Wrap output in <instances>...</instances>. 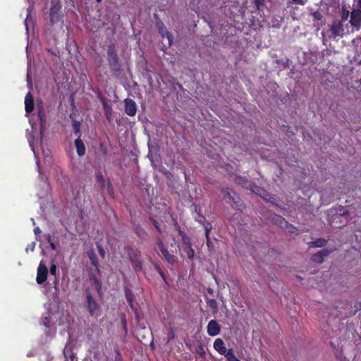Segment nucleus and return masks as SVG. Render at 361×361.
<instances>
[{
  "mask_svg": "<svg viewBox=\"0 0 361 361\" xmlns=\"http://www.w3.org/2000/svg\"><path fill=\"white\" fill-rule=\"evenodd\" d=\"M38 118L40 121V134L42 135L44 133V124L46 123V116L43 106L38 108Z\"/></svg>",
  "mask_w": 361,
  "mask_h": 361,
  "instance_id": "aec40b11",
  "label": "nucleus"
},
{
  "mask_svg": "<svg viewBox=\"0 0 361 361\" xmlns=\"http://www.w3.org/2000/svg\"><path fill=\"white\" fill-rule=\"evenodd\" d=\"M330 32L334 38H342L344 35V27L343 23L338 20H334L330 27Z\"/></svg>",
  "mask_w": 361,
  "mask_h": 361,
  "instance_id": "0eeeda50",
  "label": "nucleus"
},
{
  "mask_svg": "<svg viewBox=\"0 0 361 361\" xmlns=\"http://www.w3.org/2000/svg\"><path fill=\"white\" fill-rule=\"evenodd\" d=\"M116 356L115 361H121V353L118 349L115 350Z\"/></svg>",
  "mask_w": 361,
  "mask_h": 361,
  "instance_id": "a19ab883",
  "label": "nucleus"
},
{
  "mask_svg": "<svg viewBox=\"0 0 361 361\" xmlns=\"http://www.w3.org/2000/svg\"><path fill=\"white\" fill-rule=\"evenodd\" d=\"M125 112L130 116H134L137 113V105L134 100L130 98L124 99Z\"/></svg>",
  "mask_w": 361,
  "mask_h": 361,
  "instance_id": "f8f14e48",
  "label": "nucleus"
},
{
  "mask_svg": "<svg viewBox=\"0 0 361 361\" xmlns=\"http://www.w3.org/2000/svg\"><path fill=\"white\" fill-rule=\"evenodd\" d=\"M234 361H240V360L239 359H238V358H237V359H236L235 360H234Z\"/></svg>",
  "mask_w": 361,
  "mask_h": 361,
  "instance_id": "052dcab7",
  "label": "nucleus"
},
{
  "mask_svg": "<svg viewBox=\"0 0 361 361\" xmlns=\"http://www.w3.org/2000/svg\"><path fill=\"white\" fill-rule=\"evenodd\" d=\"M27 80H28L29 82H31V78H30V75H29V74H27Z\"/></svg>",
  "mask_w": 361,
  "mask_h": 361,
  "instance_id": "13d9d810",
  "label": "nucleus"
},
{
  "mask_svg": "<svg viewBox=\"0 0 361 361\" xmlns=\"http://www.w3.org/2000/svg\"><path fill=\"white\" fill-rule=\"evenodd\" d=\"M221 191L226 193V195L232 202V206L237 210L243 212L245 209V204L240 199L239 195L232 189L229 188H222Z\"/></svg>",
  "mask_w": 361,
  "mask_h": 361,
  "instance_id": "20e7f679",
  "label": "nucleus"
},
{
  "mask_svg": "<svg viewBox=\"0 0 361 361\" xmlns=\"http://www.w3.org/2000/svg\"><path fill=\"white\" fill-rule=\"evenodd\" d=\"M100 101L102 104L104 115L106 120L111 123L112 121V116H113V109L111 105L108 104L106 99L102 97H100Z\"/></svg>",
  "mask_w": 361,
  "mask_h": 361,
  "instance_id": "2eb2a0df",
  "label": "nucleus"
},
{
  "mask_svg": "<svg viewBox=\"0 0 361 361\" xmlns=\"http://www.w3.org/2000/svg\"><path fill=\"white\" fill-rule=\"evenodd\" d=\"M252 2L257 9H259L264 4V0H252Z\"/></svg>",
  "mask_w": 361,
  "mask_h": 361,
  "instance_id": "c9c22d12",
  "label": "nucleus"
},
{
  "mask_svg": "<svg viewBox=\"0 0 361 361\" xmlns=\"http://www.w3.org/2000/svg\"><path fill=\"white\" fill-rule=\"evenodd\" d=\"M183 251L186 253L188 257L190 259L194 258L195 251L192 248V245L189 246H185L183 247Z\"/></svg>",
  "mask_w": 361,
  "mask_h": 361,
  "instance_id": "c85d7f7f",
  "label": "nucleus"
},
{
  "mask_svg": "<svg viewBox=\"0 0 361 361\" xmlns=\"http://www.w3.org/2000/svg\"><path fill=\"white\" fill-rule=\"evenodd\" d=\"M48 276V269L43 262H41L37 268L36 281L38 284L44 283Z\"/></svg>",
  "mask_w": 361,
  "mask_h": 361,
  "instance_id": "1a4fd4ad",
  "label": "nucleus"
},
{
  "mask_svg": "<svg viewBox=\"0 0 361 361\" xmlns=\"http://www.w3.org/2000/svg\"><path fill=\"white\" fill-rule=\"evenodd\" d=\"M57 271V267L54 264H52L49 269V272L51 275L56 276Z\"/></svg>",
  "mask_w": 361,
  "mask_h": 361,
  "instance_id": "58836bf2",
  "label": "nucleus"
},
{
  "mask_svg": "<svg viewBox=\"0 0 361 361\" xmlns=\"http://www.w3.org/2000/svg\"><path fill=\"white\" fill-rule=\"evenodd\" d=\"M32 10H33V6H29V8H27V18L31 15Z\"/></svg>",
  "mask_w": 361,
  "mask_h": 361,
  "instance_id": "09e8293b",
  "label": "nucleus"
},
{
  "mask_svg": "<svg viewBox=\"0 0 361 361\" xmlns=\"http://www.w3.org/2000/svg\"><path fill=\"white\" fill-rule=\"evenodd\" d=\"M95 177H96L97 181L99 183H100L101 188L102 189H104L105 187V179H104V177L103 176L102 173L101 172H97V173H96Z\"/></svg>",
  "mask_w": 361,
  "mask_h": 361,
  "instance_id": "c756f323",
  "label": "nucleus"
},
{
  "mask_svg": "<svg viewBox=\"0 0 361 361\" xmlns=\"http://www.w3.org/2000/svg\"><path fill=\"white\" fill-rule=\"evenodd\" d=\"M107 61L114 76L118 78L123 75V70L119 63L118 55L114 49H109L107 51Z\"/></svg>",
  "mask_w": 361,
  "mask_h": 361,
  "instance_id": "f03ea898",
  "label": "nucleus"
},
{
  "mask_svg": "<svg viewBox=\"0 0 361 361\" xmlns=\"http://www.w3.org/2000/svg\"><path fill=\"white\" fill-rule=\"evenodd\" d=\"M234 181L236 184L242 186L245 188H252V183L245 176H236L235 177Z\"/></svg>",
  "mask_w": 361,
  "mask_h": 361,
  "instance_id": "f3484780",
  "label": "nucleus"
},
{
  "mask_svg": "<svg viewBox=\"0 0 361 361\" xmlns=\"http://www.w3.org/2000/svg\"><path fill=\"white\" fill-rule=\"evenodd\" d=\"M49 323H50V321L48 317H45L42 322L43 325L44 326H46L47 328L49 327Z\"/></svg>",
  "mask_w": 361,
  "mask_h": 361,
  "instance_id": "c03bdc74",
  "label": "nucleus"
},
{
  "mask_svg": "<svg viewBox=\"0 0 361 361\" xmlns=\"http://www.w3.org/2000/svg\"><path fill=\"white\" fill-rule=\"evenodd\" d=\"M51 235L48 234L47 236V240L48 243H49V245H50V247H51V250H55L56 249V245L55 243L51 242Z\"/></svg>",
  "mask_w": 361,
  "mask_h": 361,
  "instance_id": "4c0bfd02",
  "label": "nucleus"
},
{
  "mask_svg": "<svg viewBox=\"0 0 361 361\" xmlns=\"http://www.w3.org/2000/svg\"><path fill=\"white\" fill-rule=\"evenodd\" d=\"M34 233H35V234H36V235H37V234L40 233H41V230H40V228H39V227H36V228H34Z\"/></svg>",
  "mask_w": 361,
  "mask_h": 361,
  "instance_id": "8fccbe9b",
  "label": "nucleus"
},
{
  "mask_svg": "<svg viewBox=\"0 0 361 361\" xmlns=\"http://www.w3.org/2000/svg\"><path fill=\"white\" fill-rule=\"evenodd\" d=\"M129 261L130 262L133 270L137 273L142 270V262L140 259L141 253L139 250L134 249L130 245H126L124 247Z\"/></svg>",
  "mask_w": 361,
  "mask_h": 361,
  "instance_id": "f257e3e1",
  "label": "nucleus"
},
{
  "mask_svg": "<svg viewBox=\"0 0 361 361\" xmlns=\"http://www.w3.org/2000/svg\"><path fill=\"white\" fill-rule=\"evenodd\" d=\"M349 11L345 9H343L342 13H341V20L340 21L345 22L349 18Z\"/></svg>",
  "mask_w": 361,
  "mask_h": 361,
  "instance_id": "72a5a7b5",
  "label": "nucleus"
},
{
  "mask_svg": "<svg viewBox=\"0 0 361 361\" xmlns=\"http://www.w3.org/2000/svg\"><path fill=\"white\" fill-rule=\"evenodd\" d=\"M61 8V4L59 0L51 1L49 9V23L51 25H54L62 20Z\"/></svg>",
  "mask_w": 361,
  "mask_h": 361,
  "instance_id": "7ed1b4c3",
  "label": "nucleus"
},
{
  "mask_svg": "<svg viewBox=\"0 0 361 361\" xmlns=\"http://www.w3.org/2000/svg\"><path fill=\"white\" fill-rule=\"evenodd\" d=\"M201 217L204 219V221H199V222L200 224H202L204 228L206 244H207V246L208 247L209 251L212 252L214 250V245L210 240L209 233L212 229V225L210 222L206 221L205 218L203 216H201Z\"/></svg>",
  "mask_w": 361,
  "mask_h": 361,
  "instance_id": "6e6552de",
  "label": "nucleus"
},
{
  "mask_svg": "<svg viewBox=\"0 0 361 361\" xmlns=\"http://www.w3.org/2000/svg\"><path fill=\"white\" fill-rule=\"evenodd\" d=\"M339 212L341 215H345L348 214V211L344 207H341Z\"/></svg>",
  "mask_w": 361,
  "mask_h": 361,
  "instance_id": "de8ad7c7",
  "label": "nucleus"
},
{
  "mask_svg": "<svg viewBox=\"0 0 361 361\" xmlns=\"http://www.w3.org/2000/svg\"><path fill=\"white\" fill-rule=\"evenodd\" d=\"M88 257H89L91 264L92 265H94L98 270V260H97V257L96 255L93 252H89Z\"/></svg>",
  "mask_w": 361,
  "mask_h": 361,
  "instance_id": "7c9ffc66",
  "label": "nucleus"
},
{
  "mask_svg": "<svg viewBox=\"0 0 361 361\" xmlns=\"http://www.w3.org/2000/svg\"><path fill=\"white\" fill-rule=\"evenodd\" d=\"M122 324H123V329L125 330H126L127 323H126V317L124 314L123 315V318H122Z\"/></svg>",
  "mask_w": 361,
  "mask_h": 361,
  "instance_id": "49530a36",
  "label": "nucleus"
},
{
  "mask_svg": "<svg viewBox=\"0 0 361 361\" xmlns=\"http://www.w3.org/2000/svg\"><path fill=\"white\" fill-rule=\"evenodd\" d=\"M292 4L300 5V6H305L308 0H290Z\"/></svg>",
  "mask_w": 361,
  "mask_h": 361,
  "instance_id": "e433bc0d",
  "label": "nucleus"
},
{
  "mask_svg": "<svg viewBox=\"0 0 361 361\" xmlns=\"http://www.w3.org/2000/svg\"><path fill=\"white\" fill-rule=\"evenodd\" d=\"M63 355L66 360L68 357H69L71 361H74V360L76 358L75 355L73 353L71 349L64 350Z\"/></svg>",
  "mask_w": 361,
  "mask_h": 361,
  "instance_id": "2f4dec72",
  "label": "nucleus"
},
{
  "mask_svg": "<svg viewBox=\"0 0 361 361\" xmlns=\"http://www.w3.org/2000/svg\"><path fill=\"white\" fill-rule=\"evenodd\" d=\"M135 233L142 240L145 239L147 235V232L140 225L136 226Z\"/></svg>",
  "mask_w": 361,
  "mask_h": 361,
  "instance_id": "a878e982",
  "label": "nucleus"
},
{
  "mask_svg": "<svg viewBox=\"0 0 361 361\" xmlns=\"http://www.w3.org/2000/svg\"><path fill=\"white\" fill-rule=\"evenodd\" d=\"M86 299L90 315L91 317H98L100 306L89 290L86 291Z\"/></svg>",
  "mask_w": 361,
  "mask_h": 361,
  "instance_id": "39448f33",
  "label": "nucleus"
},
{
  "mask_svg": "<svg viewBox=\"0 0 361 361\" xmlns=\"http://www.w3.org/2000/svg\"><path fill=\"white\" fill-rule=\"evenodd\" d=\"M174 226H175L176 229L178 231V232H179V228H180V227L179 226L178 223L176 222L174 224Z\"/></svg>",
  "mask_w": 361,
  "mask_h": 361,
  "instance_id": "864d4df0",
  "label": "nucleus"
},
{
  "mask_svg": "<svg viewBox=\"0 0 361 361\" xmlns=\"http://www.w3.org/2000/svg\"><path fill=\"white\" fill-rule=\"evenodd\" d=\"M154 225L159 230L158 223L156 221H154Z\"/></svg>",
  "mask_w": 361,
  "mask_h": 361,
  "instance_id": "4d7b16f0",
  "label": "nucleus"
},
{
  "mask_svg": "<svg viewBox=\"0 0 361 361\" xmlns=\"http://www.w3.org/2000/svg\"><path fill=\"white\" fill-rule=\"evenodd\" d=\"M350 23L353 27L352 32L358 31L361 27V13L353 9L350 13Z\"/></svg>",
  "mask_w": 361,
  "mask_h": 361,
  "instance_id": "9d476101",
  "label": "nucleus"
},
{
  "mask_svg": "<svg viewBox=\"0 0 361 361\" xmlns=\"http://www.w3.org/2000/svg\"><path fill=\"white\" fill-rule=\"evenodd\" d=\"M75 146L78 156L82 157L85 154V146L80 137L75 140Z\"/></svg>",
  "mask_w": 361,
  "mask_h": 361,
  "instance_id": "6ab92c4d",
  "label": "nucleus"
},
{
  "mask_svg": "<svg viewBox=\"0 0 361 361\" xmlns=\"http://www.w3.org/2000/svg\"><path fill=\"white\" fill-rule=\"evenodd\" d=\"M161 252L163 255V257L168 263L171 264H174V262H176V257L173 255H171L166 248L164 250H161Z\"/></svg>",
  "mask_w": 361,
  "mask_h": 361,
  "instance_id": "5701e85b",
  "label": "nucleus"
},
{
  "mask_svg": "<svg viewBox=\"0 0 361 361\" xmlns=\"http://www.w3.org/2000/svg\"><path fill=\"white\" fill-rule=\"evenodd\" d=\"M125 295H126V298L127 300V302H128L129 306L132 309H133L134 308V300H135V297H134L133 293H132V291L126 288Z\"/></svg>",
  "mask_w": 361,
  "mask_h": 361,
  "instance_id": "b1692460",
  "label": "nucleus"
},
{
  "mask_svg": "<svg viewBox=\"0 0 361 361\" xmlns=\"http://www.w3.org/2000/svg\"><path fill=\"white\" fill-rule=\"evenodd\" d=\"M175 338V331L173 328H170V334L169 341L172 340Z\"/></svg>",
  "mask_w": 361,
  "mask_h": 361,
  "instance_id": "79ce46f5",
  "label": "nucleus"
},
{
  "mask_svg": "<svg viewBox=\"0 0 361 361\" xmlns=\"http://www.w3.org/2000/svg\"><path fill=\"white\" fill-rule=\"evenodd\" d=\"M96 1H97V3H100V2L102 1V0H96Z\"/></svg>",
  "mask_w": 361,
  "mask_h": 361,
  "instance_id": "bf43d9fd",
  "label": "nucleus"
},
{
  "mask_svg": "<svg viewBox=\"0 0 361 361\" xmlns=\"http://www.w3.org/2000/svg\"><path fill=\"white\" fill-rule=\"evenodd\" d=\"M181 240H182V242H183V245H185V247L192 245L191 240L187 235L185 236H183Z\"/></svg>",
  "mask_w": 361,
  "mask_h": 361,
  "instance_id": "f704fd0d",
  "label": "nucleus"
},
{
  "mask_svg": "<svg viewBox=\"0 0 361 361\" xmlns=\"http://www.w3.org/2000/svg\"><path fill=\"white\" fill-rule=\"evenodd\" d=\"M333 249H323L311 256V260L317 264H322L324 259L329 256L332 252Z\"/></svg>",
  "mask_w": 361,
  "mask_h": 361,
  "instance_id": "9b49d317",
  "label": "nucleus"
},
{
  "mask_svg": "<svg viewBox=\"0 0 361 361\" xmlns=\"http://www.w3.org/2000/svg\"><path fill=\"white\" fill-rule=\"evenodd\" d=\"M108 190L109 192H111L113 190L112 185L110 182H109Z\"/></svg>",
  "mask_w": 361,
  "mask_h": 361,
  "instance_id": "5fc2aeb1",
  "label": "nucleus"
},
{
  "mask_svg": "<svg viewBox=\"0 0 361 361\" xmlns=\"http://www.w3.org/2000/svg\"><path fill=\"white\" fill-rule=\"evenodd\" d=\"M72 127L73 129L74 133L78 135V137H80V122L76 120H73L72 121Z\"/></svg>",
  "mask_w": 361,
  "mask_h": 361,
  "instance_id": "cd10ccee",
  "label": "nucleus"
},
{
  "mask_svg": "<svg viewBox=\"0 0 361 361\" xmlns=\"http://www.w3.org/2000/svg\"><path fill=\"white\" fill-rule=\"evenodd\" d=\"M157 245H158V247H159V248L161 252V250H164L166 249L164 247L163 242L160 239H158V240H157Z\"/></svg>",
  "mask_w": 361,
  "mask_h": 361,
  "instance_id": "ea45409f",
  "label": "nucleus"
},
{
  "mask_svg": "<svg viewBox=\"0 0 361 361\" xmlns=\"http://www.w3.org/2000/svg\"><path fill=\"white\" fill-rule=\"evenodd\" d=\"M222 355L226 357V361H234L237 359L232 348L227 349Z\"/></svg>",
  "mask_w": 361,
  "mask_h": 361,
  "instance_id": "bb28decb",
  "label": "nucleus"
},
{
  "mask_svg": "<svg viewBox=\"0 0 361 361\" xmlns=\"http://www.w3.org/2000/svg\"><path fill=\"white\" fill-rule=\"evenodd\" d=\"M25 109L27 113H32L34 109V99L30 92L25 97Z\"/></svg>",
  "mask_w": 361,
  "mask_h": 361,
  "instance_id": "dca6fc26",
  "label": "nucleus"
},
{
  "mask_svg": "<svg viewBox=\"0 0 361 361\" xmlns=\"http://www.w3.org/2000/svg\"><path fill=\"white\" fill-rule=\"evenodd\" d=\"M205 301L207 305L211 308L213 312H216L218 311V305L215 299L209 298L208 297L205 296Z\"/></svg>",
  "mask_w": 361,
  "mask_h": 361,
  "instance_id": "393cba45",
  "label": "nucleus"
},
{
  "mask_svg": "<svg viewBox=\"0 0 361 361\" xmlns=\"http://www.w3.org/2000/svg\"><path fill=\"white\" fill-rule=\"evenodd\" d=\"M354 10L361 13V0L357 1V8Z\"/></svg>",
  "mask_w": 361,
  "mask_h": 361,
  "instance_id": "a18cd8bd",
  "label": "nucleus"
},
{
  "mask_svg": "<svg viewBox=\"0 0 361 361\" xmlns=\"http://www.w3.org/2000/svg\"><path fill=\"white\" fill-rule=\"evenodd\" d=\"M155 270L159 273V274L160 275V276L162 278V279L164 280V281L167 283V281H166V277L163 271V270L161 269V268L158 265V264H156L155 267Z\"/></svg>",
  "mask_w": 361,
  "mask_h": 361,
  "instance_id": "473e14b6",
  "label": "nucleus"
},
{
  "mask_svg": "<svg viewBox=\"0 0 361 361\" xmlns=\"http://www.w3.org/2000/svg\"><path fill=\"white\" fill-rule=\"evenodd\" d=\"M207 292L209 295H213V293H214V290H213L212 288H207Z\"/></svg>",
  "mask_w": 361,
  "mask_h": 361,
  "instance_id": "603ef678",
  "label": "nucleus"
},
{
  "mask_svg": "<svg viewBox=\"0 0 361 361\" xmlns=\"http://www.w3.org/2000/svg\"><path fill=\"white\" fill-rule=\"evenodd\" d=\"M276 224H278L280 226V227L283 228L289 233H293L297 231V228L295 226L289 224L284 218L281 216H277Z\"/></svg>",
  "mask_w": 361,
  "mask_h": 361,
  "instance_id": "ddd939ff",
  "label": "nucleus"
},
{
  "mask_svg": "<svg viewBox=\"0 0 361 361\" xmlns=\"http://www.w3.org/2000/svg\"><path fill=\"white\" fill-rule=\"evenodd\" d=\"M156 27L161 36L162 38H166L168 39V44L171 46L173 43V35L172 34L167 30L164 23L159 20L156 22Z\"/></svg>",
  "mask_w": 361,
  "mask_h": 361,
  "instance_id": "423d86ee",
  "label": "nucleus"
},
{
  "mask_svg": "<svg viewBox=\"0 0 361 361\" xmlns=\"http://www.w3.org/2000/svg\"><path fill=\"white\" fill-rule=\"evenodd\" d=\"M90 280L94 286L99 295L102 293V283L93 274L90 275Z\"/></svg>",
  "mask_w": 361,
  "mask_h": 361,
  "instance_id": "4be33fe9",
  "label": "nucleus"
},
{
  "mask_svg": "<svg viewBox=\"0 0 361 361\" xmlns=\"http://www.w3.org/2000/svg\"><path fill=\"white\" fill-rule=\"evenodd\" d=\"M207 330L209 336H215L220 333L221 326L216 320H211L207 324Z\"/></svg>",
  "mask_w": 361,
  "mask_h": 361,
  "instance_id": "4468645a",
  "label": "nucleus"
},
{
  "mask_svg": "<svg viewBox=\"0 0 361 361\" xmlns=\"http://www.w3.org/2000/svg\"><path fill=\"white\" fill-rule=\"evenodd\" d=\"M308 246L310 248L312 247H323L327 244V240L324 238H318L314 241L309 242Z\"/></svg>",
  "mask_w": 361,
  "mask_h": 361,
  "instance_id": "412c9836",
  "label": "nucleus"
},
{
  "mask_svg": "<svg viewBox=\"0 0 361 361\" xmlns=\"http://www.w3.org/2000/svg\"><path fill=\"white\" fill-rule=\"evenodd\" d=\"M197 353L201 354V355H204V350L202 348H201L200 350H198Z\"/></svg>",
  "mask_w": 361,
  "mask_h": 361,
  "instance_id": "6e6d98bb",
  "label": "nucleus"
},
{
  "mask_svg": "<svg viewBox=\"0 0 361 361\" xmlns=\"http://www.w3.org/2000/svg\"><path fill=\"white\" fill-rule=\"evenodd\" d=\"M98 247V251H99V255L102 256V257H104L105 255V251L103 249V247L101 246V245H98L97 246Z\"/></svg>",
  "mask_w": 361,
  "mask_h": 361,
  "instance_id": "37998d69",
  "label": "nucleus"
},
{
  "mask_svg": "<svg viewBox=\"0 0 361 361\" xmlns=\"http://www.w3.org/2000/svg\"><path fill=\"white\" fill-rule=\"evenodd\" d=\"M213 347L215 349V350H216L218 353L221 355L224 354L226 353V350H227V348L225 346L224 341L220 338H216L214 341Z\"/></svg>",
  "mask_w": 361,
  "mask_h": 361,
  "instance_id": "a211bd4d",
  "label": "nucleus"
},
{
  "mask_svg": "<svg viewBox=\"0 0 361 361\" xmlns=\"http://www.w3.org/2000/svg\"><path fill=\"white\" fill-rule=\"evenodd\" d=\"M178 234L180 235L181 238H183V236L186 235L185 233L183 231H182L181 228H179Z\"/></svg>",
  "mask_w": 361,
  "mask_h": 361,
  "instance_id": "3c124183",
  "label": "nucleus"
}]
</instances>
